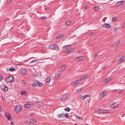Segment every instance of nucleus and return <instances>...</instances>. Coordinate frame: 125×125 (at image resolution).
I'll list each match as a JSON object with an SVG mask.
<instances>
[{"mask_svg": "<svg viewBox=\"0 0 125 125\" xmlns=\"http://www.w3.org/2000/svg\"><path fill=\"white\" fill-rule=\"evenodd\" d=\"M60 76V74L57 73L55 74V77H57L58 78H59Z\"/></svg>", "mask_w": 125, "mask_h": 125, "instance_id": "5701e85b", "label": "nucleus"}, {"mask_svg": "<svg viewBox=\"0 0 125 125\" xmlns=\"http://www.w3.org/2000/svg\"><path fill=\"white\" fill-rule=\"evenodd\" d=\"M71 51V50H70V49H68L66 51H65L64 52L66 53L67 54L68 53H71V51Z\"/></svg>", "mask_w": 125, "mask_h": 125, "instance_id": "4be33fe9", "label": "nucleus"}, {"mask_svg": "<svg viewBox=\"0 0 125 125\" xmlns=\"http://www.w3.org/2000/svg\"><path fill=\"white\" fill-rule=\"evenodd\" d=\"M76 116L79 120H81V119H82V118L81 117H80L79 116Z\"/></svg>", "mask_w": 125, "mask_h": 125, "instance_id": "603ef678", "label": "nucleus"}, {"mask_svg": "<svg viewBox=\"0 0 125 125\" xmlns=\"http://www.w3.org/2000/svg\"><path fill=\"white\" fill-rule=\"evenodd\" d=\"M84 77L83 76H82L81 77V78L82 79V80H83L85 79V78H84V77Z\"/></svg>", "mask_w": 125, "mask_h": 125, "instance_id": "13d9d810", "label": "nucleus"}, {"mask_svg": "<svg viewBox=\"0 0 125 125\" xmlns=\"http://www.w3.org/2000/svg\"><path fill=\"white\" fill-rule=\"evenodd\" d=\"M31 123L35 122L36 121L35 119H31Z\"/></svg>", "mask_w": 125, "mask_h": 125, "instance_id": "f704fd0d", "label": "nucleus"}, {"mask_svg": "<svg viewBox=\"0 0 125 125\" xmlns=\"http://www.w3.org/2000/svg\"><path fill=\"white\" fill-rule=\"evenodd\" d=\"M14 77L12 76L9 75L5 79V81L7 83L13 82Z\"/></svg>", "mask_w": 125, "mask_h": 125, "instance_id": "f257e3e1", "label": "nucleus"}, {"mask_svg": "<svg viewBox=\"0 0 125 125\" xmlns=\"http://www.w3.org/2000/svg\"><path fill=\"white\" fill-rule=\"evenodd\" d=\"M123 26V27H125V22L124 23Z\"/></svg>", "mask_w": 125, "mask_h": 125, "instance_id": "774afa93", "label": "nucleus"}, {"mask_svg": "<svg viewBox=\"0 0 125 125\" xmlns=\"http://www.w3.org/2000/svg\"><path fill=\"white\" fill-rule=\"evenodd\" d=\"M62 70L61 68H59L58 70V72H62L63 71Z\"/></svg>", "mask_w": 125, "mask_h": 125, "instance_id": "37998d69", "label": "nucleus"}, {"mask_svg": "<svg viewBox=\"0 0 125 125\" xmlns=\"http://www.w3.org/2000/svg\"><path fill=\"white\" fill-rule=\"evenodd\" d=\"M104 96L103 95V94L102 93H101L100 94L99 97L100 98H103Z\"/></svg>", "mask_w": 125, "mask_h": 125, "instance_id": "72a5a7b5", "label": "nucleus"}, {"mask_svg": "<svg viewBox=\"0 0 125 125\" xmlns=\"http://www.w3.org/2000/svg\"><path fill=\"white\" fill-rule=\"evenodd\" d=\"M104 26L108 29H110L111 28V26L107 23H105L104 24Z\"/></svg>", "mask_w": 125, "mask_h": 125, "instance_id": "f8f14e48", "label": "nucleus"}, {"mask_svg": "<svg viewBox=\"0 0 125 125\" xmlns=\"http://www.w3.org/2000/svg\"><path fill=\"white\" fill-rule=\"evenodd\" d=\"M50 48L55 50L58 48V46L56 45H51L49 46Z\"/></svg>", "mask_w": 125, "mask_h": 125, "instance_id": "39448f33", "label": "nucleus"}, {"mask_svg": "<svg viewBox=\"0 0 125 125\" xmlns=\"http://www.w3.org/2000/svg\"><path fill=\"white\" fill-rule=\"evenodd\" d=\"M117 20V19L116 17H114L112 19V21H113L115 22Z\"/></svg>", "mask_w": 125, "mask_h": 125, "instance_id": "b1692460", "label": "nucleus"}, {"mask_svg": "<svg viewBox=\"0 0 125 125\" xmlns=\"http://www.w3.org/2000/svg\"><path fill=\"white\" fill-rule=\"evenodd\" d=\"M3 89L5 91H7L8 90V88L7 87H6V86H5V87Z\"/></svg>", "mask_w": 125, "mask_h": 125, "instance_id": "c03bdc74", "label": "nucleus"}, {"mask_svg": "<svg viewBox=\"0 0 125 125\" xmlns=\"http://www.w3.org/2000/svg\"><path fill=\"white\" fill-rule=\"evenodd\" d=\"M83 76L84 77H84V78H85V79L88 77L89 76V75H85Z\"/></svg>", "mask_w": 125, "mask_h": 125, "instance_id": "09e8293b", "label": "nucleus"}, {"mask_svg": "<svg viewBox=\"0 0 125 125\" xmlns=\"http://www.w3.org/2000/svg\"><path fill=\"white\" fill-rule=\"evenodd\" d=\"M67 95L66 94L63 95L62 96L61 98V101H64L67 98Z\"/></svg>", "mask_w": 125, "mask_h": 125, "instance_id": "423d86ee", "label": "nucleus"}, {"mask_svg": "<svg viewBox=\"0 0 125 125\" xmlns=\"http://www.w3.org/2000/svg\"><path fill=\"white\" fill-rule=\"evenodd\" d=\"M123 92V91H120L119 92V94H121V93H122Z\"/></svg>", "mask_w": 125, "mask_h": 125, "instance_id": "052dcab7", "label": "nucleus"}, {"mask_svg": "<svg viewBox=\"0 0 125 125\" xmlns=\"http://www.w3.org/2000/svg\"><path fill=\"white\" fill-rule=\"evenodd\" d=\"M111 79V78H107L105 80V82L106 83H107L110 81Z\"/></svg>", "mask_w": 125, "mask_h": 125, "instance_id": "aec40b11", "label": "nucleus"}, {"mask_svg": "<svg viewBox=\"0 0 125 125\" xmlns=\"http://www.w3.org/2000/svg\"><path fill=\"white\" fill-rule=\"evenodd\" d=\"M67 46H68V47H69V48L71 47V45H67Z\"/></svg>", "mask_w": 125, "mask_h": 125, "instance_id": "338daca9", "label": "nucleus"}, {"mask_svg": "<svg viewBox=\"0 0 125 125\" xmlns=\"http://www.w3.org/2000/svg\"><path fill=\"white\" fill-rule=\"evenodd\" d=\"M70 50H71L70 51H71V52H73L74 51V49H70Z\"/></svg>", "mask_w": 125, "mask_h": 125, "instance_id": "bf43d9fd", "label": "nucleus"}, {"mask_svg": "<svg viewBox=\"0 0 125 125\" xmlns=\"http://www.w3.org/2000/svg\"><path fill=\"white\" fill-rule=\"evenodd\" d=\"M121 5V4H120L119 3V2H117L116 4H115V7H118V6L119 5Z\"/></svg>", "mask_w": 125, "mask_h": 125, "instance_id": "7c9ffc66", "label": "nucleus"}, {"mask_svg": "<svg viewBox=\"0 0 125 125\" xmlns=\"http://www.w3.org/2000/svg\"><path fill=\"white\" fill-rule=\"evenodd\" d=\"M98 8H97V6H95L94 8V9L95 10H98Z\"/></svg>", "mask_w": 125, "mask_h": 125, "instance_id": "8fccbe9b", "label": "nucleus"}, {"mask_svg": "<svg viewBox=\"0 0 125 125\" xmlns=\"http://www.w3.org/2000/svg\"><path fill=\"white\" fill-rule=\"evenodd\" d=\"M26 93V92L25 91H23L21 92V95H23L24 94H25Z\"/></svg>", "mask_w": 125, "mask_h": 125, "instance_id": "4c0bfd02", "label": "nucleus"}, {"mask_svg": "<svg viewBox=\"0 0 125 125\" xmlns=\"http://www.w3.org/2000/svg\"><path fill=\"white\" fill-rule=\"evenodd\" d=\"M76 84H77L76 83V82L75 81L73 82L71 84V85L73 86L74 85H76Z\"/></svg>", "mask_w": 125, "mask_h": 125, "instance_id": "2f4dec72", "label": "nucleus"}, {"mask_svg": "<svg viewBox=\"0 0 125 125\" xmlns=\"http://www.w3.org/2000/svg\"><path fill=\"white\" fill-rule=\"evenodd\" d=\"M83 57L82 56H81L80 57H77L76 60L78 61H82L83 60Z\"/></svg>", "mask_w": 125, "mask_h": 125, "instance_id": "ddd939ff", "label": "nucleus"}, {"mask_svg": "<svg viewBox=\"0 0 125 125\" xmlns=\"http://www.w3.org/2000/svg\"><path fill=\"white\" fill-rule=\"evenodd\" d=\"M21 82L22 83L25 84H26V82L25 81L22 80L21 81Z\"/></svg>", "mask_w": 125, "mask_h": 125, "instance_id": "a18cd8bd", "label": "nucleus"}, {"mask_svg": "<svg viewBox=\"0 0 125 125\" xmlns=\"http://www.w3.org/2000/svg\"><path fill=\"white\" fill-rule=\"evenodd\" d=\"M28 121L27 122H28V123H31V119H30L29 120H27Z\"/></svg>", "mask_w": 125, "mask_h": 125, "instance_id": "864d4df0", "label": "nucleus"}, {"mask_svg": "<svg viewBox=\"0 0 125 125\" xmlns=\"http://www.w3.org/2000/svg\"><path fill=\"white\" fill-rule=\"evenodd\" d=\"M43 85V84L40 83L39 81H36L35 83L32 84V86L34 87H35L37 86H42Z\"/></svg>", "mask_w": 125, "mask_h": 125, "instance_id": "f03ea898", "label": "nucleus"}, {"mask_svg": "<svg viewBox=\"0 0 125 125\" xmlns=\"http://www.w3.org/2000/svg\"><path fill=\"white\" fill-rule=\"evenodd\" d=\"M20 32V33H17V34L16 33V37H18V35H19V36H20V37H21L22 35V31H21V30H18V31L17 32Z\"/></svg>", "mask_w": 125, "mask_h": 125, "instance_id": "9b49d317", "label": "nucleus"}, {"mask_svg": "<svg viewBox=\"0 0 125 125\" xmlns=\"http://www.w3.org/2000/svg\"><path fill=\"white\" fill-rule=\"evenodd\" d=\"M63 36V34H61L58 36L57 37V39H59L61 38V37Z\"/></svg>", "mask_w": 125, "mask_h": 125, "instance_id": "bb28decb", "label": "nucleus"}, {"mask_svg": "<svg viewBox=\"0 0 125 125\" xmlns=\"http://www.w3.org/2000/svg\"><path fill=\"white\" fill-rule=\"evenodd\" d=\"M36 104H38L41 106H42L43 105V104L42 103L39 101H36Z\"/></svg>", "mask_w": 125, "mask_h": 125, "instance_id": "2eb2a0df", "label": "nucleus"}, {"mask_svg": "<svg viewBox=\"0 0 125 125\" xmlns=\"http://www.w3.org/2000/svg\"><path fill=\"white\" fill-rule=\"evenodd\" d=\"M103 110V114L106 113H108L109 112V111L108 110Z\"/></svg>", "mask_w": 125, "mask_h": 125, "instance_id": "6ab92c4d", "label": "nucleus"}, {"mask_svg": "<svg viewBox=\"0 0 125 125\" xmlns=\"http://www.w3.org/2000/svg\"><path fill=\"white\" fill-rule=\"evenodd\" d=\"M82 89L83 88H81L79 89H77V91L78 92H80L82 90Z\"/></svg>", "mask_w": 125, "mask_h": 125, "instance_id": "ea45409f", "label": "nucleus"}, {"mask_svg": "<svg viewBox=\"0 0 125 125\" xmlns=\"http://www.w3.org/2000/svg\"><path fill=\"white\" fill-rule=\"evenodd\" d=\"M50 77H48L47 78L46 80V82L47 83H49L50 81Z\"/></svg>", "mask_w": 125, "mask_h": 125, "instance_id": "cd10ccee", "label": "nucleus"}, {"mask_svg": "<svg viewBox=\"0 0 125 125\" xmlns=\"http://www.w3.org/2000/svg\"><path fill=\"white\" fill-rule=\"evenodd\" d=\"M71 24L70 21H67L66 23V26H69L71 25Z\"/></svg>", "mask_w": 125, "mask_h": 125, "instance_id": "dca6fc26", "label": "nucleus"}, {"mask_svg": "<svg viewBox=\"0 0 125 125\" xmlns=\"http://www.w3.org/2000/svg\"><path fill=\"white\" fill-rule=\"evenodd\" d=\"M15 70V68L14 67H11L9 69V70L10 71L13 72Z\"/></svg>", "mask_w": 125, "mask_h": 125, "instance_id": "412c9836", "label": "nucleus"}, {"mask_svg": "<svg viewBox=\"0 0 125 125\" xmlns=\"http://www.w3.org/2000/svg\"><path fill=\"white\" fill-rule=\"evenodd\" d=\"M69 48V47H68V46H67V45H65V46H64L63 47V50L64 49H66Z\"/></svg>", "mask_w": 125, "mask_h": 125, "instance_id": "c85d7f7f", "label": "nucleus"}, {"mask_svg": "<svg viewBox=\"0 0 125 125\" xmlns=\"http://www.w3.org/2000/svg\"><path fill=\"white\" fill-rule=\"evenodd\" d=\"M65 67L66 66L65 65H63L62 66L61 68L62 69V70L63 71L65 69Z\"/></svg>", "mask_w": 125, "mask_h": 125, "instance_id": "393cba45", "label": "nucleus"}, {"mask_svg": "<svg viewBox=\"0 0 125 125\" xmlns=\"http://www.w3.org/2000/svg\"><path fill=\"white\" fill-rule=\"evenodd\" d=\"M88 8V5L86 6L85 7H84L83 8V10H85L87 9Z\"/></svg>", "mask_w": 125, "mask_h": 125, "instance_id": "58836bf2", "label": "nucleus"}, {"mask_svg": "<svg viewBox=\"0 0 125 125\" xmlns=\"http://www.w3.org/2000/svg\"><path fill=\"white\" fill-rule=\"evenodd\" d=\"M70 109L68 107H67L64 109V110L66 111L69 112L70 111Z\"/></svg>", "mask_w": 125, "mask_h": 125, "instance_id": "a878e982", "label": "nucleus"}, {"mask_svg": "<svg viewBox=\"0 0 125 125\" xmlns=\"http://www.w3.org/2000/svg\"><path fill=\"white\" fill-rule=\"evenodd\" d=\"M79 81V82H80V83L81 81H82V80H82V79L81 78L80 79L78 80Z\"/></svg>", "mask_w": 125, "mask_h": 125, "instance_id": "e2e57ef3", "label": "nucleus"}, {"mask_svg": "<svg viewBox=\"0 0 125 125\" xmlns=\"http://www.w3.org/2000/svg\"><path fill=\"white\" fill-rule=\"evenodd\" d=\"M24 64V63H16V65H17V66H20L21 65H23Z\"/></svg>", "mask_w": 125, "mask_h": 125, "instance_id": "c9c22d12", "label": "nucleus"}, {"mask_svg": "<svg viewBox=\"0 0 125 125\" xmlns=\"http://www.w3.org/2000/svg\"><path fill=\"white\" fill-rule=\"evenodd\" d=\"M121 59H120L118 61V63H121L123 61L125 60V56H123L121 58Z\"/></svg>", "mask_w": 125, "mask_h": 125, "instance_id": "9d476101", "label": "nucleus"}, {"mask_svg": "<svg viewBox=\"0 0 125 125\" xmlns=\"http://www.w3.org/2000/svg\"><path fill=\"white\" fill-rule=\"evenodd\" d=\"M31 106V104H25L24 105V107L26 108H28L29 107H30Z\"/></svg>", "mask_w": 125, "mask_h": 125, "instance_id": "4468645a", "label": "nucleus"}, {"mask_svg": "<svg viewBox=\"0 0 125 125\" xmlns=\"http://www.w3.org/2000/svg\"><path fill=\"white\" fill-rule=\"evenodd\" d=\"M91 94H86L82 96L80 98V99L81 100H83L87 97H91Z\"/></svg>", "mask_w": 125, "mask_h": 125, "instance_id": "6e6552de", "label": "nucleus"}, {"mask_svg": "<svg viewBox=\"0 0 125 125\" xmlns=\"http://www.w3.org/2000/svg\"><path fill=\"white\" fill-rule=\"evenodd\" d=\"M107 67L105 66H104V67H103V68L102 69H103V70L106 69H107Z\"/></svg>", "mask_w": 125, "mask_h": 125, "instance_id": "6e6d98bb", "label": "nucleus"}, {"mask_svg": "<svg viewBox=\"0 0 125 125\" xmlns=\"http://www.w3.org/2000/svg\"><path fill=\"white\" fill-rule=\"evenodd\" d=\"M5 115L6 117L8 118V119L9 121L12 120V118L10 117V114L8 112H7L5 113Z\"/></svg>", "mask_w": 125, "mask_h": 125, "instance_id": "7ed1b4c3", "label": "nucleus"}, {"mask_svg": "<svg viewBox=\"0 0 125 125\" xmlns=\"http://www.w3.org/2000/svg\"><path fill=\"white\" fill-rule=\"evenodd\" d=\"M34 115V114L33 113H31L29 115V116H33Z\"/></svg>", "mask_w": 125, "mask_h": 125, "instance_id": "de8ad7c7", "label": "nucleus"}, {"mask_svg": "<svg viewBox=\"0 0 125 125\" xmlns=\"http://www.w3.org/2000/svg\"><path fill=\"white\" fill-rule=\"evenodd\" d=\"M120 42V41H118L116 42V44L115 45V46H117L119 44Z\"/></svg>", "mask_w": 125, "mask_h": 125, "instance_id": "473e14b6", "label": "nucleus"}, {"mask_svg": "<svg viewBox=\"0 0 125 125\" xmlns=\"http://www.w3.org/2000/svg\"><path fill=\"white\" fill-rule=\"evenodd\" d=\"M94 34V33L93 32H91V33H90L89 34H88V35H89V36H91L92 35H93V34Z\"/></svg>", "mask_w": 125, "mask_h": 125, "instance_id": "49530a36", "label": "nucleus"}, {"mask_svg": "<svg viewBox=\"0 0 125 125\" xmlns=\"http://www.w3.org/2000/svg\"><path fill=\"white\" fill-rule=\"evenodd\" d=\"M28 122V121H25L24 122V123L26 124H27L28 123V122Z\"/></svg>", "mask_w": 125, "mask_h": 125, "instance_id": "0e129e2a", "label": "nucleus"}, {"mask_svg": "<svg viewBox=\"0 0 125 125\" xmlns=\"http://www.w3.org/2000/svg\"><path fill=\"white\" fill-rule=\"evenodd\" d=\"M64 114H61L58 115V117L59 118H61L62 117H64Z\"/></svg>", "mask_w": 125, "mask_h": 125, "instance_id": "a211bd4d", "label": "nucleus"}, {"mask_svg": "<svg viewBox=\"0 0 125 125\" xmlns=\"http://www.w3.org/2000/svg\"><path fill=\"white\" fill-rule=\"evenodd\" d=\"M64 116L65 117L68 118V117L69 115L68 114L66 113L64 114Z\"/></svg>", "mask_w": 125, "mask_h": 125, "instance_id": "a19ab883", "label": "nucleus"}, {"mask_svg": "<svg viewBox=\"0 0 125 125\" xmlns=\"http://www.w3.org/2000/svg\"><path fill=\"white\" fill-rule=\"evenodd\" d=\"M22 110L21 105H19L16 106V112H20Z\"/></svg>", "mask_w": 125, "mask_h": 125, "instance_id": "20e7f679", "label": "nucleus"}, {"mask_svg": "<svg viewBox=\"0 0 125 125\" xmlns=\"http://www.w3.org/2000/svg\"><path fill=\"white\" fill-rule=\"evenodd\" d=\"M106 92V91H104L102 92V93L103 94V95L104 96L105 95H106V94H105V93Z\"/></svg>", "mask_w": 125, "mask_h": 125, "instance_id": "3c124183", "label": "nucleus"}, {"mask_svg": "<svg viewBox=\"0 0 125 125\" xmlns=\"http://www.w3.org/2000/svg\"><path fill=\"white\" fill-rule=\"evenodd\" d=\"M119 2L120 4H121V5L124 3L125 2L124 1L122 0L121 1H119Z\"/></svg>", "mask_w": 125, "mask_h": 125, "instance_id": "e433bc0d", "label": "nucleus"}, {"mask_svg": "<svg viewBox=\"0 0 125 125\" xmlns=\"http://www.w3.org/2000/svg\"><path fill=\"white\" fill-rule=\"evenodd\" d=\"M118 105V104L116 102L112 104L111 107L112 108H114L117 107Z\"/></svg>", "mask_w": 125, "mask_h": 125, "instance_id": "1a4fd4ad", "label": "nucleus"}, {"mask_svg": "<svg viewBox=\"0 0 125 125\" xmlns=\"http://www.w3.org/2000/svg\"><path fill=\"white\" fill-rule=\"evenodd\" d=\"M49 8H46L45 9V10H49Z\"/></svg>", "mask_w": 125, "mask_h": 125, "instance_id": "69168bd1", "label": "nucleus"}, {"mask_svg": "<svg viewBox=\"0 0 125 125\" xmlns=\"http://www.w3.org/2000/svg\"><path fill=\"white\" fill-rule=\"evenodd\" d=\"M38 61V60H33L32 61H31L30 62V63H34V62H37Z\"/></svg>", "mask_w": 125, "mask_h": 125, "instance_id": "c756f323", "label": "nucleus"}, {"mask_svg": "<svg viewBox=\"0 0 125 125\" xmlns=\"http://www.w3.org/2000/svg\"><path fill=\"white\" fill-rule=\"evenodd\" d=\"M103 110H98L96 112L98 114H103Z\"/></svg>", "mask_w": 125, "mask_h": 125, "instance_id": "f3484780", "label": "nucleus"}, {"mask_svg": "<svg viewBox=\"0 0 125 125\" xmlns=\"http://www.w3.org/2000/svg\"><path fill=\"white\" fill-rule=\"evenodd\" d=\"M11 0H8L7 3L8 4L10 2H11Z\"/></svg>", "mask_w": 125, "mask_h": 125, "instance_id": "4d7b16f0", "label": "nucleus"}, {"mask_svg": "<svg viewBox=\"0 0 125 125\" xmlns=\"http://www.w3.org/2000/svg\"><path fill=\"white\" fill-rule=\"evenodd\" d=\"M26 72V69L25 68L22 69L20 72L21 74L23 75H25Z\"/></svg>", "mask_w": 125, "mask_h": 125, "instance_id": "0eeeda50", "label": "nucleus"}, {"mask_svg": "<svg viewBox=\"0 0 125 125\" xmlns=\"http://www.w3.org/2000/svg\"><path fill=\"white\" fill-rule=\"evenodd\" d=\"M14 123L12 121L11 122V125H13Z\"/></svg>", "mask_w": 125, "mask_h": 125, "instance_id": "680f3d73", "label": "nucleus"}, {"mask_svg": "<svg viewBox=\"0 0 125 125\" xmlns=\"http://www.w3.org/2000/svg\"><path fill=\"white\" fill-rule=\"evenodd\" d=\"M75 81L76 82V83L77 84L79 83H80V82H79V80H76Z\"/></svg>", "mask_w": 125, "mask_h": 125, "instance_id": "5fc2aeb1", "label": "nucleus"}, {"mask_svg": "<svg viewBox=\"0 0 125 125\" xmlns=\"http://www.w3.org/2000/svg\"><path fill=\"white\" fill-rule=\"evenodd\" d=\"M41 19H43L44 20H45L46 19V17L45 16L43 17H41Z\"/></svg>", "mask_w": 125, "mask_h": 125, "instance_id": "79ce46f5", "label": "nucleus"}]
</instances>
